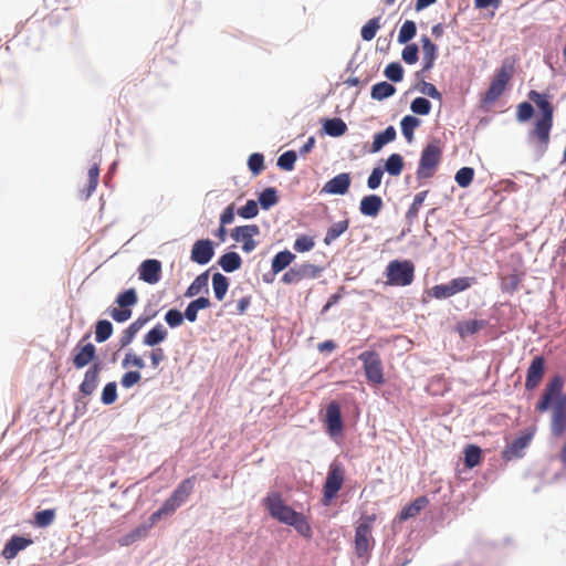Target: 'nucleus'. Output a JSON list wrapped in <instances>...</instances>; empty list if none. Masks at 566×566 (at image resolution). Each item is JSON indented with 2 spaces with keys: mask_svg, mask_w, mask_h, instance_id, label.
<instances>
[{
  "mask_svg": "<svg viewBox=\"0 0 566 566\" xmlns=\"http://www.w3.org/2000/svg\"><path fill=\"white\" fill-rule=\"evenodd\" d=\"M386 171L391 176H399L403 169V158L399 154H391L385 164Z\"/></svg>",
  "mask_w": 566,
  "mask_h": 566,
  "instance_id": "41",
  "label": "nucleus"
},
{
  "mask_svg": "<svg viewBox=\"0 0 566 566\" xmlns=\"http://www.w3.org/2000/svg\"><path fill=\"white\" fill-rule=\"evenodd\" d=\"M142 379L140 373L135 371H127L123 375L120 379V384L124 388H130L134 385L138 384Z\"/></svg>",
  "mask_w": 566,
  "mask_h": 566,
  "instance_id": "63",
  "label": "nucleus"
},
{
  "mask_svg": "<svg viewBox=\"0 0 566 566\" xmlns=\"http://www.w3.org/2000/svg\"><path fill=\"white\" fill-rule=\"evenodd\" d=\"M260 229L256 224L239 226L232 230L231 237L237 242H242V250L250 253L256 248L254 237L258 235Z\"/></svg>",
  "mask_w": 566,
  "mask_h": 566,
  "instance_id": "12",
  "label": "nucleus"
},
{
  "mask_svg": "<svg viewBox=\"0 0 566 566\" xmlns=\"http://www.w3.org/2000/svg\"><path fill=\"white\" fill-rule=\"evenodd\" d=\"M214 254L213 243L209 239H201L193 243L190 259L200 265L210 262Z\"/></svg>",
  "mask_w": 566,
  "mask_h": 566,
  "instance_id": "15",
  "label": "nucleus"
},
{
  "mask_svg": "<svg viewBox=\"0 0 566 566\" xmlns=\"http://www.w3.org/2000/svg\"><path fill=\"white\" fill-rule=\"evenodd\" d=\"M263 505L268 510L271 517L280 523L293 526L295 531L305 538L313 536L312 527L303 513L294 511L291 506L286 505L282 499L281 493L270 492L263 499Z\"/></svg>",
  "mask_w": 566,
  "mask_h": 566,
  "instance_id": "1",
  "label": "nucleus"
},
{
  "mask_svg": "<svg viewBox=\"0 0 566 566\" xmlns=\"http://www.w3.org/2000/svg\"><path fill=\"white\" fill-rule=\"evenodd\" d=\"M315 245L314 239L308 235H300L294 241L293 248L296 252L303 253L311 251Z\"/></svg>",
  "mask_w": 566,
  "mask_h": 566,
  "instance_id": "54",
  "label": "nucleus"
},
{
  "mask_svg": "<svg viewBox=\"0 0 566 566\" xmlns=\"http://www.w3.org/2000/svg\"><path fill=\"white\" fill-rule=\"evenodd\" d=\"M87 177H88L87 187L85 190H83L85 198H88L98 185L99 167L97 164L93 165L88 169Z\"/></svg>",
  "mask_w": 566,
  "mask_h": 566,
  "instance_id": "46",
  "label": "nucleus"
},
{
  "mask_svg": "<svg viewBox=\"0 0 566 566\" xmlns=\"http://www.w3.org/2000/svg\"><path fill=\"white\" fill-rule=\"evenodd\" d=\"M397 133L394 126H388L384 132L378 133L374 137L371 153H378L385 145L396 139Z\"/></svg>",
  "mask_w": 566,
  "mask_h": 566,
  "instance_id": "28",
  "label": "nucleus"
},
{
  "mask_svg": "<svg viewBox=\"0 0 566 566\" xmlns=\"http://www.w3.org/2000/svg\"><path fill=\"white\" fill-rule=\"evenodd\" d=\"M411 111L418 115H428L431 111V103L424 97H416L410 105Z\"/></svg>",
  "mask_w": 566,
  "mask_h": 566,
  "instance_id": "53",
  "label": "nucleus"
},
{
  "mask_svg": "<svg viewBox=\"0 0 566 566\" xmlns=\"http://www.w3.org/2000/svg\"><path fill=\"white\" fill-rule=\"evenodd\" d=\"M96 359V347L92 343L81 340L73 349L72 363L76 369H82Z\"/></svg>",
  "mask_w": 566,
  "mask_h": 566,
  "instance_id": "13",
  "label": "nucleus"
},
{
  "mask_svg": "<svg viewBox=\"0 0 566 566\" xmlns=\"http://www.w3.org/2000/svg\"><path fill=\"white\" fill-rule=\"evenodd\" d=\"M345 472L340 464L333 463L329 467L327 478L323 486V504L328 505L344 484Z\"/></svg>",
  "mask_w": 566,
  "mask_h": 566,
  "instance_id": "8",
  "label": "nucleus"
},
{
  "mask_svg": "<svg viewBox=\"0 0 566 566\" xmlns=\"http://www.w3.org/2000/svg\"><path fill=\"white\" fill-rule=\"evenodd\" d=\"M348 226V220H343L334 223L332 227L328 228L326 235L324 238V243L327 245L333 243L337 238H339L344 232L347 231Z\"/></svg>",
  "mask_w": 566,
  "mask_h": 566,
  "instance_id": "38",
  "label": "nucleus"
},
{
  "mask_svg": "<svg viewBox=\"0 0 566 566\" xmlns=\"http://www.w3.org/2000/svg\"><path fill=\"white\" fill-rule=\"evenodd\" d=\"M417 33V25L411 20H406L398 33V42L400 44L408 43L411 39L416 36Z\"/></svg>",
  "mask_w": 566,
  "mask_h": 566,
  "instance_id": "42",
  "label": "nucleus"
},
{
  "mask_svg": "<svg viewBox=\"0 0 566 566\" xmlns=\"http://www.w3.org/2000/svg\"><path fill=\"white\" fill-rule=\"evenodd\" d=\"M442 159V148L438 140L429 143L421 151L417 168V179L427 180L432 178Z\"/></svg>",
  "mask_w": 566,
  "mask_h": 566,
  "instance_id": "5",
  "label": "nucleus"
},
{
  "mask_svg": "<svg viewBox=\"0 0 566 566\" xmlns=\"http://www.w3.org/2000/svg\"><path fill=\"white\" fill-rule=\"evenodd\" d=\"M109 315L112 316V318L114 321H116L118 323H124L130 318L132 310L126 308V307L112 308L109 311Z\"/></svg>",
  "mask_w": 566,
  "mask_h": 566,
  "instance_id": "64",
  "label": "nucleus"
},
{
  "mask_svg": "<svg viewBox=\"0 0 566 566\" xmlns=\"http://www.w3.org/2000/svg\"><path fill=\"white\" fill-rule=\"evenodd\" d=\"M552 433L560 437L566 431V399H559L553 406V417L551 423Z\"/></svg>",
  "mask_w": 566,
  "mask_h": 566,
  "instance_id": "19",
  "label": "nucleus"
},
{
  "mask_svg": "<svg viewBox=\"0 0 566 566\" xmlns=\"http://www.w3.org/2000/svg\"><path fill=\"white\" fill-rule=\"evenodd\" d=\"M212 287L216 298L222 301L228 292L229 281L223 274L214 273L212 275Z\"/></svg>",
  "mask_w": 566,
  "mask_h": 566,
  "instance_id": "36",
  "label": "nucleus"
},
{
  "mask_svg": "<svg viewBox=\"0 0 566 566\" xmlns=\"http://www.w3.org/2000/svg\"><path fill=\"white\" fill-rule=\"evenodd\" d=\"M386 284L391 286H407L415 280V265L411 261L392 260L386 268Z\"/></svg>",
  "mask_w": 566,
  "mask_h": 566,
  "instance_id": "6",
  "label": "nucleus"
},
{
  "mask_svg": "<svg viewBox=\"0 0 566 566\" xmlns=\"http://www.w3.org/2000/svg\"><path fill=\"white\" fill-rule=\"evenodd\" d=\"M323 269L318 265L305 262L293 268H290L282 276L281 281L284 284H298L304 280L317 279Z\"/></svg>",
  "mask_w": 566,
  "mask_h": 566,
  "instance_id": "9",
  "label": "nucleus"
},
{
  "mask_svg": "<svg viewBox=\"0 0 566 566\" xmlns=\"http://www.w3.org/2000/svg\"><path fill=\"white\" fill-rule=\"evenodd\" d=\"M474 282V277H457L451 280L448 284L434 285L430 294L438 300L448 298L459 292L468 290Z\"/></svg>",
  "mask_w": 566,
  "mask_h": 566,
  "instance_id": "11",
  "label": "nucleus"
},
{
  "mask_svg": "<svg viewBox=\"0 0 566 566\" xmlns=\"http://www.w3.org/2000/svg\"><path fill=\"white\" fill-rule=\"evenodd\" d=\"M358 359L363 364L367 382L374 386H380L385 382L384 367L380 356L375 350H366L359 354Z\"/></svg>",
  "mask_w": 566,
  "mask_h": 566,
  "instance_id": "7",
  "label": "nucleus"
},
{
  "mask_svg": "<svg viewBox=\"0 0 566 566\" xmlns=\"http://www.w3.org/2000/svg\"><path fill=\"white\" fill-rule=\"evenodd\" d=\"M323 127L325 133L332 137L343 136L347 130L346 123L339 117L325 119Z\"/></svg>",
  "mask_w": 566,
  "mask_h": 566,
  "instance_id": "30",
  "label": "nucleus"
},
{
  "mask_svg": "<svg viewBox=\"0 0 566 566\" xmlns=\"http://www.w3.org/2000/svg\"><path fill=\"white\" fill-rule=\"evenodd\" d=\"M168 332L164 325L157 324L154 328H151L143 339V343L147 346H156L164 342L167 338Z\"/></svg>",
  "mask_w": 566,
  "mask_h": 566,
  "instance_id": "31",
  "label": "nucleus"
},
{
  "mask_svg": "<svg viewBox=\"0 0 566 566\" xmlns=\"http://www.w3.org/2000/svg\"><path fill=\"white\" fill-rule=\"evenodd\" d=\"M564 387V379L560 376L551 378L544 389L541 400L536 405V410L539 412L546 411L549 406L559 399H566L562 396Z\"/></svg>",
  "mask_w": 566,
  "mask_h": 566,
  "instance_id": "10",
  "label": "nucleus"
},
{
  "mask_svg": "<svg viewBox=\"0 0 566 566\" xmlns=\"http://www.w3.org/2000/svg\"><path fill=\"white\" fill-rule=\"evenodd\" d=\"M377 520L376 513H361L355 528V553L359 558L367 557L374 547L375 541L371 535L374 523Z\"/></svg>",
  "mask_w": 566,
  "mask_h": 566,
  "instance_id": "4",
  "label": "nucleus"
},
{
  "mask_svg": "<svg viewBox=\"0 0 566 566\" xmlns=\"http://www.w3.org/2000/svg\"><path fill=\"white\" fill-rule=\"evenodd\" d=\"M380 29V18L370 19L360 31L361 38L365 41H370L375 38L377 31Z\"/></svg>",
  "mask_w": 566,
  "mask_h": 566,
  "instance_id": "47",
  "label": "nucleus"
},
{
  "mask_svg": "<svg viewBox=\"0 0 566 566\" xmlns=\"http://www.w3.org/2000/svg\"><path fill=\"white\" fill-rule=\"evenodd\" d=\"M295 260V255L289 251H280L274 255L271 263V269L274 274H277L285 270L293 261Z\"/></svg>",
  "mask_w": 566,
  "mask_h": 566,
  "instance_id": "27",
  "label": "nucleus"
},
{
  "mask_svg": "<svg viewBox=\"0 0 566 566\" xmlns=\"http://www.w3.org/2000/svg\"><path fill=\"white\" fill-rule=\"evenodd\" d=\"M384 74L392 82H400L403 77V69L399 63L392 62L386 66Z\"/></svg>",
  "mask_w": 566,
  "mask_h": 566,
  "instance_id": "52",
  "label": "nucleus"
},
{
  "mask_svg": "<svg viewBox=\"0 0 566 566\" xmlns=\"http://www.w3.org/2000/svg\"><path fill=\"white\" fill-rule=\"evenodd\" d=\"M113 333V325L107 319H101L96 323L95 339L97 343H104Z\"/></svg>",
  "mask_w": 566,
  "mask_h": 566,
  "instance_id": "43",
  "label": "nucleus"
},
{
  "mask_svg": "<svg viewBox=\"0 0 566 566\" xmlns=\"http://www.w3.org/2000/svg\"><path fill=\"white\" fill-rule=\"evenodd\" d=\"M352 184V178L348 172H342L329 179L322 188V193L328 195H345Z\"/></svg>",
  "mask_w": 566,
  "mask_h": 566,
  "instance_id": "18",
  "label": "nucleus"
},
{
  "mask_svg": "<svg viewBox=\"0 0 566 566\" xmlns=\"http://www.w3.org/2000/svg\"><path fill=\"white\" fill-rule=\"evenodd\" d=\"M422 46V72H429L436 63L438 57V46L427 35H422L420 39Z\"/></svg>",
  "mask_w": 566,
  "mask_h": 566,
  "instance_id": "21",
  "label": "nucleus"
},
{
  "mask_svg": "<svg viewBox=\"0 0 566 566\" xmlns=\"http://www.w3.org/2000/svg\"><path fill=\"white\" fill-rule=\"evenodd\" d=\"M258 212V203L254 200H248L247 203L238 210V214L244 219L254 218Z\"/></svg>",
  "mask_w": 566,
  "mask_h": 566,
  "instance_id": "59",
  "label": "nucleus"
},
{
  "mask_svg": "<svg viewBox=\"0 0 566 566\" xmlns=\"http://www.w3.org/2000/svg\"><path fill=\"white\" fill-rule=\"evenodd\" d=\"M505 87V85L492 78L489 88L482 97L483 104L492 105L504 93Z\"/></svg>",
  "mask_w": 566,
  "mask_h": 566,
  "instance_id": "35",
  "label": "nucleus"
},
{
  "mask_svg": "<svg viewBox=\"0 0 566 566\" xmlns=\"http://www.w3.org/2000/svg\"><path fill=\"white\" fill-rule=\"evenodd\" d=\"M137 301L138 297L134 289L126 290L125 292L120 293L116 298V303L118 304V306L126 308L135 305Z\"/></svg>",
  "mask_w": 566,
  "mask_h": 566,
  "instance_id": "50",
  "label": "nucleus"
},
{
  "mask_svg": "<svg viewBox=\"0 0 566 566\" xmlns=\"http://www.w3.org/2000/svg\"><path fill=\"white\" fill-rule=\"evenodd\" d=\"M482 459V451L478 446L469 444L464 449V464L467 468L472 469L476 467Z\"/></svg>",
  "mask_w": 566,
  "mask_h": 566,
  "instance_id": "40",
  "label": "nucleus"
},
{
  "mask_svg": "<svg viewBox=\"0 0 566 566\" xmlns=\"http://www.w3.org/2000/svg\"><path fill=\"white\" fill-rule=\"evenodd\" d=\"M429 504L427 496L422 495L413 500L410 504L406 505L399 513L400 521H407L416 517Z\"/></svg>",
  "mask_w": 566,
  "mask_h": 566,
  "instance_id": "24",
  "label": "nucleus"
},
{
  "mask_svg": "<svg viewBox=\"0 0 566 566\" xmlns=\"http://www.w3.org/2000/svg\"><path fill=\"white\" fill-rule=\"evenodd\" d=\"M208 281H209V272L206 271L199 274L193 282L188 286L185 295L187 297H192L201 293L202 291L208 292Z\"/></svg>",
  "mask_w": 566,
  "mask_h": 566,
  "instance_id": "34",
  "label": "nucleus"
},
{
  "mask_svg": "<svg viewBox=\"0 0 566 566\" xmlns=\"http://www.w3.org/2000/svg\"><path fill=\"white\" fill-rule=\"evenodd\" d=\"M277 200L276 190L274 188H266L259 196V202L263 209L271 208Z\"/></svg>",
  "mask_w": 566,
  "mask_h": 566,
  "instance_id": "49",
  "label": "nucleus"
},
{
  "mask_svg": "<svg viewBox=\"0 0 566 566\" xmlns=\"http://www.w3.org/2000/svg\"><path fill=\"white\" fill-rule=\"evenodd\" d=\"M165 321L170 327H177L182 324L184 315L178 310H169L165 315Z\"/></svg>",
  "mask_w": 566,
  "mask_h": 566,
  "instance_id": "62",
  "label": "nucleus"
},
{
  "mask_svg": "<svg viewBox=\"0 0 566 566\" xmlns=\"http://www.w3.org/2000/svg\"><path fill=\"white\" fill-rule=\"evenodd\" d=\"M102 371V363L94 361L84 375V379L80 385V391L84 396H91L97 388L99 382V374Z\"/></svg>",
  "mask_w": 566,
  "mask_h": 566,
  "instance_id": "17",
  "label": "nucleus"
},
{
  "mask_svg": "<svg viewBox=\"0 0 566 566\" xmlns=\"http://www.w3.org/2000/svg\"><path fill=\"white\" fill-rule=\"evenodd\" d=\"M533 114H534V108H533L532 104H530L528 102H523V103L518 104L516 117L520 122L528 120L533 116Z\"/></svg>",
  "mask_w": 566,
  "mask_h": 566,
  "instance_id": "60",
  "label": "nucleus"
},
{
  "mask_svg": "<svg viewBox=\"0 0 566 566\" xmlns=\"http://www.w3.org/2000/svg\"><path fill=\"white\" fill-rule=\"evenodd\" d=\"M382 199L377 195L363 197L359 205L360 213L367 217H377L382 208Z\"/></svg>",
  "mask_w": 566,
  "mask_h": 566,
  "instance_id": "23",
  "label": "nucleus"
},
{
  "mask_svg": "<svg viewBox=\"0 0 566 566\" xmlns=\"http://www.w3.org/2000/svg\"><path fill=\"white\" fill-rule=\"evenodd\" d=\"M515 71V60L506 57L503 60L501 66L499 70H496V73L493 77L496 82L507 85L509 82L512 80Z\"/></svg>",
  "mask_w": 566,
  "mask_h": 566,
  "instance_id": "26",
  "label": "nucleus"
},
{
  "mask_svg": "<svg viewBox=\"0 0 566 566\" xmlns=\"http://www.w3.org/2000/svg\"><path fill=\"white\" fill-rule=\"evenodd\" d=\"M417 44H408L401 52V57L407 64H415L419 59Z\"/></svg>",
  "mask_w": 566,
  "mask_h": 566,
  "instance_id": "57",
  "label": "nucleus"
},
{
  "mask_svg": "<svg viewBox=\"0 0 566 566\" xmlns=\"http://www.w3.org/2000/svg\"><path fill=\"white\" fill-rule=\"evenodd\" d=\"M159 521H151V515L149 516L148 518V522L147 523H144V524H140L138 525L137 527H135L132 532H129L132 534V536L135 538V541H139L142 538H145L149 531L151 530V527L158 523Z\"/></svg>",
  "mask_w": 566,
  "mask_h": 566,
  "instance_id": "56",
  "label": "nucleus"
},
{
  "mask_svg": "<svg viewBox=\"0 0 566 566\" xmlns=\"http://www.w3.org/2000/svg\"><path fill=\"white\" fill-rule=\"evenodd\" d=\"M219 265L224 272H234L242 265L241 256L237 252H227L219 259Z\"/></svg>",
  "mask_w": 566,
  "mask_h": 566,
  "instance_id": "33",
  "label": "nucleus"
},
{
  "mask_svg": "<svg viewBox=\"0 0 566 566\" xmlns=\"http://www.w3.org/2000/svg\"><path fill=\"white\" fill-rule=\"evenodd\" d=\"M382 176H384V170L381 167L374 168L367 179L368 188L373 189V190L377 189L381 184Z\"/></svg>",
  "mask_w": 566,
  "mask_h": 566,
  "instance_id": "61",
  "label": "nucleus"
},
{
  "mask_svg": "<svg viewBox=\"0 0 566 566\" xmlns=\"http://www.w3.org/2000/svg\"><path fill=\"white\" fill-rule=\"evenodd\" d=\"M196 476L182 480L171 495L163 503L160 509L151 514V521H160L164 516L172 515L191 495L195 489Z\"/></svg>",
  "mask_w": 566,
  "mask_h": 566,
  "instance_id": "3",
  "label": "nucleus"
},
{
  "mask_svg": "<svg viewBox=\"0 0 566 566\" xmlns=\"http://www.w3.org/2000/svg\"><path fill=\"white\" fill-rule=\"evenodd\" d=\"M396 92V88L392 84H389L388 82H380L375 84L371 87V98L377 101H382L385 98H388L392 96Z\"/></svg>",
  "mask_w": 566,
  "mask_h": 566,
  "instance_id": "37",
  "label": "nucleus"
},
{
  "mask_svg": "<svg viewBox=\"0 0 566 566\" xmlns=\"http://www.w3.org/2000/svg\"><path fill=\"white\" fill-rule=\"evenodd\" d=\"M33 543L31 538L14 535L4 545L1 555L10 560Z\"/></svg>",
  "mask_w": 566,
  "mask_h": 566,
  "instance_id": "22",
  "label": "nucleus"
},
{
  "mask_svg": "<svg viewBox=\"0 0 566 566\" xmlns=\"http://www.w3.org/2000/svg\"><path fill=\"white\" fill-rule=\"evenodd\" d=\"M486 326L488 322L484 319H470L459 323L457 329L461 337H467L478 333Z\"/></svg>",
  "mask_w": 566,
  "mask_h": 566,
  "instance_id": "29",
  "label": "nucleus"
},
{
  "mask_svg": "<svg viewBox=\"0 0 566 566\" xmlns=\"http://www.w3.org/2000/svg\"><path fill=\"white\" fill-rule=\"evenodd\" d=\"M531 441V436H522L512 441L503 451V458L505 460H512L514 458H520L523 454V450L528 446Z\"/></svg>",
  "mask_w": 566,
  "mask_h": 566,
  "instance_id": "25",
  "label": "nucleus"
},
{
  "mask_svg": "<svg viewBox=\"0 0 566 566\" xmlns=\"http://www.w3.org/2000/svg\"><path fill=\"white\" fill-rule=\"evenodd\" d=\"M427 195H428V190H424V191L418 192L415 196L413 201H412L411 206L408 209L407 217L412 218V217H416L418 214L419 209L422 206Z\"/></svg>",
  "mask_w": 566,
  "mask_h": 566,
  "instance_id": "58",
  "label": "nucleus"
},
{
  "mask_svg": "<svg viewBox=\"0 0 566 566\" xmlns=\"http://www.w3.org/2000/svg\"><path fill=\"white\" fill-rule=\"evenodd\" d=\"M249 169L254 176H258L264 169V157L262 154L254 153L248 160Z\"/></svg>",
  "mask_w": 566,
  "mask_h": 566,
  "instance_id": "55",
  "label": "nucleus"
},
{
  "mask_svg": "<svg viewBox=\"0 0 566 566\" xmlns=\"http://www.w3.org/2000/svg\"><path fill=\"white\" fill-rule=\"evenodd\" d=\"M527 96L541 111V116L536 118L531 136L536 138L541 145L547 146L553 127L554 106L547 94L532 90Z\"/></svg>",
  "mask_w": 566,
  "mask_h": 566,
  "instance_id": "2",
  "label": "nucleus"
},
{
  "mask_svg": "<svg viewBox=\"0 0 566 566\" xmlns=\"http://www.w3.org/2000/svg\"><path fill=\"white\" fill-rule=\"evenodd\" d=\"M138 274L148 284L158 283L161 277V262L156 259L145 260L138 268Z\"/></svg>",
  "mask_w": 566,
  "mask_h": 566,
  "instance_id": "16",
  "label": "nucleus"
},
{
  "mask_svg": "<svg viewBox=\"0 0 566 566\" xmlns=\"http://www.w3.org/2000/svg\"><path fill=\"white\" fill-rule=\"evenodd\" d=\"M148 317H138L124 332L120 337V346L125 347L132 343L139 329L148 322Z\"/></svg>",
  "mask_w": 566,
  "mask_h": 566,
  "instance_id": "32",
  "label": "nucleus"
},
{
  "mask_svg": "<svg viewBox=\"0 0 566 566\" xmlns=\"http://www.w3.org/2000/svg\"><path fill=\"white\" fill-rule=\"evenodd\" d=\"M400 126L405 138L407 142L411 143L413 140L415 129L420 126V119L415 116L407 115L401 119Z\"/></svg>",
  "mask_w": 566,
  "mask_h": 566,
  "instance_id": "39",
  "label": "nucleus"
},
{
  "mask_svg": "<svg viewBox=\"0 0 566 566\" xmlns=\"http://www.w3.org/2000/svg\"><path fill=\"white\" fill-rule=\"evenodd\" d=\"M56 516V512L54 509H48L34 514V524L38 527L44 528L51 525Z\"/></svg>",
  "mask_w": 566,
  "mask_h": 566,
  "instance_id": "44",
  "label": "nucleus"
},
{
  "mask_svg": "<svg viewBox=\"0 0 566 566\" xmlns=\"http://www.w3.org/2000/svg\"><path fill=\"white\" fill-rule=\"evenodd\" d=\"M473 177H474L473 168L462 167L461 169H459L457 171L454 179L461 188H467L472 184Z\"/></svg>",
  "mask_w": 566,
  "mask_h": 566,
  "instance_id": "45",
  "label": "nucleus"
},
{
  "mask_svg": "<svg viewBox=\"0 0 566 566\" xmlns=\"http://www.w3.org/2000/svg\"><path fill=\"white\" fill-rule=\"evenodd\" d=\"M117 399V385L115 381L107 382L102 391L101 400L104 405H112Z\"/></svg>",
  "mask_w": 566,
  "mask_h": 566,
  "instance_id": "51",
  "label": "nucleus"
},
{
  "mask_svg": "<svg viewBox=\"0 0 566 566\" xmlns=\"http://www.w3.org/2000/svg\"><path fill=\"white\" fill-rule=\"evenodd\" d=\"M297 159L296 153L294 150H289L283 153L277 159V166L285 171H291L294 169L295 161Z\"/></svg>",
  "mask_w": 566,
  "mask_h": 566,
  "instance_id": "48",
  "label": "nucleus"
},
{
  "mask_svg": "<svg viewBox=\"0 0 566 566\" xmlns=\"http://www.w3.org/2000/svg\"><path fill=\"white\" fill-rule=\"evenodd\" d=\"M545 375V358L543 356H536L532 359L525 379V388L533 390L537 388Z\"/></svg>",
  "mask_w": 566,
  "mask_h": 566,
  "instance_id": "14",
  "label": "nucleus"
},
{
  "mask_svg": "<svg viewBox=\"0 0 566 566\" xmlns=\"http://www.w3.org/2000/svg\"><path fill=\"white\" fill-rule=\"evenodd\" d=\"M326 427L331 436L338 434L343 431L344 423L342 419L340 407L336 401H332L326 408Z\"/></svg>",
  "mask_w": 566,
  "mask_h": 566,
  "instance_id": "20",
  "label": "nucleus"
}]
</instances>
